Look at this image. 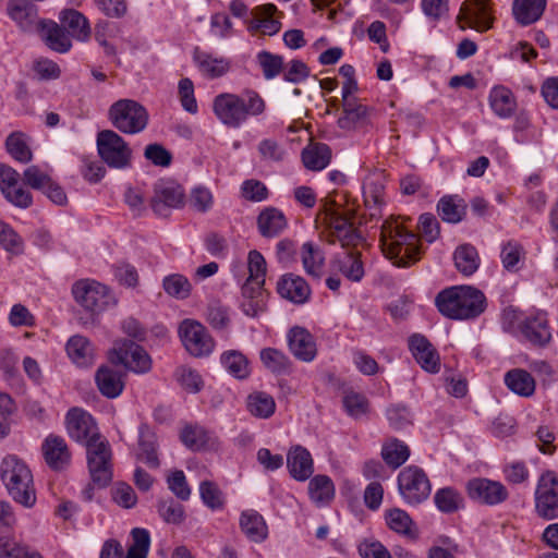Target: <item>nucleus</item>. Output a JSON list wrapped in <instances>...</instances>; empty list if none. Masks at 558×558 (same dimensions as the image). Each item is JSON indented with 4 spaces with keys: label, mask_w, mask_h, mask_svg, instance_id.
<instances>
[{
    "label": "nucleus",
    "mask_w": 558,
    "mask_h": 558,
    "mask_svg": "<svg viewBox=\"0 0 558 558\" xmlns=\"http://www.w3.org/2000/svg\"><path fill=\"white\" fill-rule=\"evenodd\" d=\"M372 109L360 100H350L342 104V113L337 124L340 129L352 131L369 123Z\"/></svg>",
    "instance_id": "nucleus-23"
},
{
    "label": "nucleus",
    "mask_w": 558,
    "mask_h": 558,
    "mask_svg": "<svg viewBox=\"0 0 558 558\" xmlns=\"http://www.w3.org/2000/svg\"><path fill=\"white\" fill-rule=\"evenodd\" d=\"M435 304L450 319H471L485 311L486 298L481 290L471 286H456L440 291Z\"/></svg>",
    "instance_id": "nucleus-1"
},
{
    "label": "nucleus",
    "mask_w": 558,
    "mask_h": 558,
    "mask_svg": "<svg viewBox=\"0 0 558 558\" xmlns=\"http://www.w3.org/2000/svg\"><path fill=\"white\" fill-rule=\"evenodd\" d=\"M117 362L136 374L148 373L151 360L148 353L134 341L124 340L114 348Z\"/></svg>",
    "instance_id": "nucleus-15"
},
{
    "label": "nucleus",
    "mask_w": 558,
    "mask_h": 558,
    "mask_svg": "<svg viewBox=\"0 0 558 558\" xmlns=\"http://www.w3.org/2000/svg\"><path fill=\"white\" fill-rule=\"evenodd\" d=\"M132 544L125 558H147L150 547V535L146 529L134 527L131 531Z\"/></svg>",
    "instance_id": "nucleus-52"
},
{
    "label": "nucleus",
    "mask_w": 558,
    "mask_h": 558,
    "mask_svg": "<svg viewBox=\"0 0 558 558\" xmlns=\"http://www.w3.org/2000/svg\"><path fill=\"white\" fill-rule=\"evenodd\" d=\"M287 469L293 480L305 482L314 473L312 454L302 446L292 447L287 453Z\"/></svg>",
    "instance_id": "nucleus-21"
},
{
    "label": "nucleus",
    "mask_w": 558,
    "mask_h": 558,
    "mask_svg": "<svg viewBox=\"0 0 558 558\" xmlns=\"http://www.w3.org/2000/svg\"><path fill=\"white\" fill-rule=\"evenodd\" d=\"M114 278L126 288H135L138 283V272L136 268L125 262L112 266Z\"/></svg>",
    "instance_id": "nucleus-62"
},
{
    "label": "nucleus",
    "mask_w": 558,
    "mask_h": 558,
    "mask_svg": "<svg viewBox=\"0 0 558 558\" xmlns=\"http://www.w3.org/2000/svg\"><path fill=\"white\" fill-rule=\"evenodd\" d=\"M108 119L121 133L134 135L146 129L149 116L146 108L138 101L123 98L109 107Z\"/></svg>",
    "instance_id": "nucleus-5"
},
{
    "label": "nucleus",
    "mask_w": 558,
    "mask_h": 558,
    "mask_svg": "<svg viewBox=\"0 0 558 558\" xmlns=\"http://www.w3.org/2000/svg\"><path fill=\"white\" fill-rule=\"evenodd\" d=\"M87 465L90 478L98 488L107 487L112 480L111 448L108 440L100 438L86 446Z\"/></svg>",
    "instance_id": "nucleus-8"
},
{
    "label": "nucleus",
    "mask_w": 558,
    "mask_h": 558,
    "mask_svg": "<svg viewBox=\"0 0 558 558\" xmlns=\"http://www.w3.org/2000/svg\"><path fill=\"white\" fill-rule=\"evenodd\" d=\"M311 294V288L303 277L287 274L281 278V298L293 304L302 305L310 300Z\"/></svg>",
    "instance_id": "nucleus-29"
},
{
    "label": "nucleus",
    "mask_w": 558,
    "mask_h": 558,
    "mask_svg": "<svg viewBox=\"0 0 558 558\" xmlns=\"http://www.w3.org/2000/svg\"><path fill=\"white\" fill-rule=\"evenodd\" d=\"M290 352L302 362H312L317 354V347L312 333L304 327L294 326L287 333Z\"/></svg>",
    "instance_id": "nucleus-18"
},
{
    "label": "nucleus",
    "mask_w": 558,
    "mask_h": 558,
    "mask_svg": "<svg viewBox=\"0 0 558 558\" xmlns=\"http://www.w3.org/2000/svg\"><path fill=\"white\" fill-rule=\"evenodd\" d=\"M493 111L500 118H509L515 110L517 102L512 92L504 86L494 87L489 94Z\"/></svg>",
    "instance_id": "nucleus-42"
},
{
    "label": "nucleus",
    "mask_w": 558,
    "mask_h": 558,
    "mask_svg": "<svg viewBox=\"0 0 558 558\" xmlns=\"http://www.w3.org/2000/svg\"><path fill=\"white\" fill-rule=\"evenodd\" d=\"M5 148L9 155L21 163H28L33 159V153L23 132H12L5 140Z\"/></svg>",
    "instance_id": "nucleus-45"
},
{
    "label": "nucleus",
    "mask_w": 558,
    "mask_h": 558,
    "mask_svg": "<svg viewBox=\"0 0 558 558\" xmlns=\"http://www.w3.org/2000/svg\"><path fill=\"white\" fill-rule=\"evenodd\" d=\"M144 157L157 167H169L172 162V154L158 143L147 145Z\"/></svg>",
    "instance_id": "nucleus-63"
},
{
    "label": "nucleus",
    "mask_w": 558,
    "mask_h": 558,
    "mask_svg": "<svg viewBox=\"0 0 558 558\" xmlns=\"http://www.w3.org/2000/svg\"><path fill=\"white\" fill-rule=\"evenodd\" d=\"M524 338L535 347H545L551 340L548 320L544 314L526 317L520 324Z\"/></svg>",
    "instance_id": "nucleus-25"
},
{
    "label": "nucleus",
    "mask_w": 558,
    "mask_h": 558,
    "mask_svg": "<svg viewBox=\"0 0 558 558\" xmlns=\"http://www.w3.org/2000/svg\"><path fill=\"white\" fill-rule=\"evenodd\" d=\"M157 436L153 428L142 423L138 427V453L137 459L146 463L151 469H157L160 465L158 454Z\"/></svg>",
    "instance_id": "nucleus-27"
},
{
    "label": "nucleus",
    "mask_w": 558,
    "mask_h": 558,
    "mask_svg": "<svg viewBox=\"0 0 558 558\" xmlns=\"http://www.w3.org/2000/svg\"><path fill=\"white\" fill-rule=\"evenodd\" d=\"M389 425L393 429H403L412 424V413L403 404H392L386 411Z\"/></svg>",
    "instance_id": "nucleus-59"
},
{
    "label": "nucleus",
    "mask_w": 558,
    "mask_h": 558,
    "mask_svg": "<svg viewBox=\"0 0 558 558\" xmlns=\"http://www.w3.org/2000/svg\"><path fill=\"white\" fill-rule=\"evenodd\" d=\"M185 194L180 184L171 180H160L155 184L150 206L160 217H168L171 209L184 205Z\"/></svg>",
    "instance_id": "nucleus-12"
},
{
    "label": "nucleus",
    "mask_w": 558,
    "mask_h": 558,
    "mask_svg": "<svg viewBox=\"0 0 558 558\" xmlns=\"http://www.w3.org/2000/svg\"><path fill=\"white\" fill-rule=\"evenodd\" d=\"M36 33L39 34L46 46L56 52L65 53L72 47L71 39L65 29L54 21L44 20Z\"/></svg>",
    "instance_id": "nucleus-26"
},
{
    "label": "nucleus",
    "mask_w": 558,
    "mask_h": 558,
    "mask_svg": "<svg viewBox=\"0 0 558 558\" xmlns=\"http://www.w3.org/2000/svg\"><path fill=\"white\" fill-rule=\"evenodd\" d=\"M162 288L168 295L177 300H185L192 292L190 280L181 274L166 276L162 280Z\"/></svg>",
    "instance_id": "nucleus-50"
},
{
    "label": "nucleus",
    "mask_w": 558,
    "mask_h": 558,
    "mask_svg": "<svg viewBox=\"0 0 558 558\" xmlns=\"http://www.w3.org/2000/svg\"><path fill=\"white\" fill-rule=\"evenodd\" d=\"M380 247L385 256L398 267H408L417 260L416 235L405 230L396 219H386L380 226Z\"/></svg>",
    "instance_id": "nucleus-2"
},
{
    "label": "nucleus",
    "mask_w": 558,
    "mask_h": 558,
    "mask_svg": "<svg viewBox=\"0 0 558 558\" xmlns=\"http://www.w3.org/2000/svg\"><path fill=\"white\" fill-rule=\"evenodd\" d=\"M0 475L10 496L26 508L36 501L33 475L28 466L16 456H7L0 466Z\"/></svg>",
    "instance_id": "nucleus-4"
},
{
    "label": "nucleus",
    "mask_w": 558,
    "mask_h": 558,
    "mask_svg": "<svg viewBox=\"0 0 558 558\" xmlns=\"http://www.w3.org/2000/svg\"><path fill=\"white\" fill-rule=\"evenodd\" d=\"M342 404L347 414L355 420L362 418L368 413L369 402L367 398L352 389L344 390Z\"/></svg>",
    "instance_id": "nucleus-48"
},
{
    "label": "nucleus",
    "mask_w": 558,
    "mask_h": 558,
    "mask_svg": "<svg viewBox=\"0 0 558 558\" xmlns=\"http://www.w3.org/2000/svg\"><path fill=\"white\" fill-rule=\"evenodd\" d=\"M185 350L195 357L208 356L215 348V340L206 327L195 319H183L178 329Z\"/></svg>",
    "instance_id": "nucleus-10"
},
{
    "label": "nucleus",
    "mask_w": 558,
    "mask_h": 558,
    "mask_svg": "<svg viewBox=\"0 0 558 558\" xmlns=\"http://www.w3.org/2000/svg\"><path fill=\"white\" fill-rule=\"evenodd\" d=\"M466 490L471 499L488 506L501 504L509 496L504 484L482 477L470 480L466 484Z\"/></svg>",
    "instance_id": "nucleus-14"
},
{
    "label": "nucleus",
    "mask_w": 558,
    "mask_h": 558,
    "mask_svg": "<svg viewBox=\"0 0 558 558\" xmlns=\"http://www.w3.org/2000/svg\"><path fill=\"white\" fill-rule=\"evenodd\" d=\"M7 11L11 20L24 33H36L44 22L38 16V7L29 0H10Z\"/></svg>",
    "instance_id": "nucleus-16"
},
{
    "label": "nucleus",
    "mask_w": 558,
    "mask_h": 558,
    "mask_svg": "<svg viewBox=\"0 0 558 558\" xmlns=\"http://www.w3.org/2000/svg\"><path fill=\"white\" fill-rule=\"evenodd\" d=\"M453 260L457 270L463 276L473 275L478 269L481 263L477 250L468 243L456 248Z\"/></svg>",
    "instance_id": "nucleus-38"
},
{
    "label": "nucleus",
    "mask_w": 558,
    "mask_h": 558,
    "mask_svg": "<svg viewBox=\"0 0 558 558\" xmlns=\"http://www.w3.org/2000/svg\"><path fill=\"white\" fill-rule=\"evenodd\" d=\"M330 266L352 282H360L365 274L361 253L353 250L337 254Z\"/></svg>",
    "instance_id": "nucleus-24"
},
{
    "label": "nucleus",
    "mask_w": 558,
    "mask_h": 558,
    "mask_svg": "<svg viewBox=\"0 0 558 558\" xmlns=\"http://www.w3.org/2000/svg\"><path fill=\"white\" fill-rule=\"evenodd\" d=\"M247 409L255 416L268 417L275 412L276 402L265 392H255L248 396Z\"/></svg>",
    "instance_id": "nucleus-53"
},
{
    "label": "nucleus",
    "mask_w": 558,
    "mask_h": 558,
    "mask_svg": "<svg viewBox=\"0 0 558 558\" xmlns=\"http://www.w3.org/2000/svg\"><path fill=\"white\" fill-rule=\"evenodd\" d=\"M506 386L514 393L521 397H530L535 391V380L532 375L522 369L514 368L505 375Z\"/></svg>",
    "instance_id": "nucleus-39"
},
{
    "label": "nucleus",
    "mask_w": 558,
    "mask_h": 558,
    "mask_svg": "<svg viewBox=\"0 0 558 558\" xmlns=\"http://www.w3.org/2000/svg\"><path fill=\"white\" fill-rule=\"evenodd\" d=\"M437 213L444 221L458 223L466 214V204L457 195H445L438 201Z\"/></svg>",
    "instance_id": "nucleus-36"
},
{
    "label": "nucleus",
    "mask_w": 558,
    "mask_h": 558,
    "mask_svg": "<svg viewBox=\"0 0 558 558\" xmlns=\"http://www.w3.org/2000/svg\"><path fill=\"white\" fill-rule=\"evenodd\" d=\"M60 21L68 33L77 40H86L90 35L88 20L76 10H64Z\"/></svg>",
    "instance_id": "nucleus-37"
},
{
    "label": "nucleus",
    "mask_w": 558,
    "mask_h": 558,
    "mask_svg": "<svg viewBox=\"0 0 558 558\" xmlns=\"http://www.w3.org/2000/svg\"><path fill=\"white\" fill-rule=\"evenodd\" d=\"M66 353L81 367H87L94 362L92 343L83 336H73L68 340Z\"/></svg>",
    "instance_id": "nucleus-35"
},
{
    "label": "nucleus",
    "mask_w": 558,
    "mask_h": 558,
    "mask_svg": "<svg viewBox=\"0 0 558 558\" xmlns=\"http://www.w3.org/2000/svg\"><path fill=\"white\" fill-rule=\"evenodd\" d=\"M458 20L478 32H486L492 28L494 17L486 0H466L462 3Z\"/></svg>",
    "instance_id": "nucleus-17"
},
{
    "label": "nucleus",
    "mask_w": 558,
    "mask_h": 558,
    "mask_svg": "<svg viewBox=\"0 0 558 558\" xmlns=\"http://www.w3.org/2000/svg\"><path fill=\"white\" fill-rule=\"evenodd\" d=\"M214 112L227 126L239 128L250 116L260 114L265 102L254 90L241 95L221 94L214 100Z\"/></svg>",
    "instance_id": "nucleus-3"
},
{
    "label": "nucleus",
    "mask_w": 558,
    "mask_h": 558,
    "mask_svg": "<svg viewBox=\"0 0 558 558\" xmlns=\"http://www.w3.org/2000/svg\"><path fill=\"white\" fill-rule=\"evenodd\" d=\"M175 376L183 389L196 393L203 388V379L195 371L186 366H180L175 371Z\"/></svg>",
    "instance_id": "nucleus-61"
},
{
    "label": "nucleus",
    "mask_w": 558,
    "mask_h": 558,
    "mask_svg": "<svg viewBox=\"0 0 558 558\" xmlns=\"http://www.w3.org/2000/svg\"><path fill=\"white\" fill-rule=\"evenodd\" d=\"M72 294L82 307L93 314L117 304V298L110 288L93 279L76 281L72 287Z\"/></svg>",
    "instance_id": "nucleus-6"
},
{
    "label": "nucleus",
    "mask_w": 558,
    "mask_h": 558,
    "mask_svg": "<svg viewBox=\"0 0 558 558\" xmlns=\"http://www.w3.org/2000/svg\"><path fill=\"white\" fill-rule=\"evenodd\" d=\"M241 531L251 541L258 543L266 538L267 526L263 517L254 510L243 511L240 518Z\"/></svg>",
    "instance_id": "nucleus-40"
},
{
    "label": "nucleus",
    "mask_w": 558,
    "mask_h": 558,
    "mask_svg": "<svg viewBox=\"0 0 558 558\" xmlns=\"http://www.w3.org/2000/svg\"><path fill=\"white\" fill-rule=\"evenodd\" d=\"M264 280L254 278H246L241 286L242 296L246 300L241 303L243 313L247 316H256L258 311L262 308V300L259 299L263 294Z\"/></svg>",
    "instance_id": "nucleus-32"
},
{
    "label": "nucleus",
    "mask_w": 558,
    "mask_h": 558,
    "mask_svg": "<svg viewBox=\"0 0 558 558\" xmlns=\"http://www.w3.org/2000/svg\"><path fill=\"white\" fill-rule=\"evenodd\" d=\"M194 60L199 70L211 78L220 77L230 69V62L225 58H216L209 53L196 50Z\"/></svg>",
    "instance_id": "nucleus-44"
},
{
    "label": "nucleus",
    "mask_w": 558,
    "mask_h": 558,
    "mask_svg": "<svg viewBox=\"0 0 558 558\" xmlns=\"http://www.w3.org/2000/svg\"><path fill=\"white\" fill-rule=\"evenodd\" d=\"M199 495L203 502L210 509H221L225 504L222 492L219 487L209 481H204L199 485Z\"/></svg>",
    "instance_id": "nucleus-58"
},
{
    "label": "nucleus",
    "mask_w": 558,
    "mask_h": 558,
    "mask_svg": "<svg viewBox=\"0 0 558 558\" xmlns=\"http://www.w3.org/2000/svg\"><path fill=\"white\" fill-rule=\"evenodd\" d=\"M220 363L223 368L236 379H246L251 374L247 357L238 350H229L221 354Z\"/></svg>",
    "instance_id": "nucleus-41"
},
{
    "label": "nucleus",
    "mask_w": 558,
    "mask_h": 558,
    "mask_svg": "<svg viewBox=\"0 0 558 558\" xmlns=\"http://www.w3.org/2000/svg\"><path fill=\"white\" fill-rule=\"evenodd\" d=\"M385 518L388 527L393 532L410 537L415 536V531L413 530L414 523L404 510L399 508L390 509L386 512Z\"/></svg>",
    "instance_id": "nucleus-49"
},
{
    "label": "nucleus",
    "mask_w": 558,
    "mask_h": 558,
    "mask_svg": "<svg viewBox=\"0 0 558 558\" xmlns=\"http://www.w3.org/2000/svg\"><path fill=\"white\" fill-rule=\"evenodd\" d=\"M0 245L7 252L19 255L23 252L24 242L17 232L7 222L0 220Z\"/></svg>",
    "instance_id": "nucleus-56"
},
{
    "label": "nucleus",
    "mask_w": 558,
    "mask_h": 558,
    "mask_svg": "<svg viewBox=\"0 0 558 558\" xmlns=\"http://www.w3.org/2000/svg\"><path fill=\"white\" fill-rule=\"evenodd\" d=\"M361 558H391L389 550L376 539H364L357 546Z\"/></svg>",
    "instance_id": "nucleus-64"
},
{
    "label": "nucleus",
    "mask_w": 558,
    "mask_h": 558,
    "mask_svg": "<svg viewBox=\"0 0 558 558\" xmlns=\"http://www.w3.org/2000/svg\"><path fill=\"white\" fill-rule=\"evenodd\" d=\"M277 8L274 4L257 7L253 10L252 19L245 20L247 31L262 33L263 35H275L279 32V23L274 20Z\"/></svg>",
    "instance_id": "nucleus-28"
},
{
    "label": "nucleus",
    "mask_w": 558,
    "mask_h": 558,
    "mask_svg": "<svg viewBox=\"0 0 558 558\" xmlns=\"http://www.w3.org/2000/svg\"><path fill=\"white\" fill-rule=\"evenodd\" d=\"M66 429L72 439L87 446L102 438L94 417L86 411L73 408L66 413Z\"/></svg>",
    "instance_id": "nucleus-13"
},
{
    "label": "nucleus",
    "mask_w": 558,
    "mask_h": 558,
    "mask_svg": "<svg viewBox=\"0 0 558 558\" xmlns=\"http://www.w3.org/2000/svg\"><path fill=\"white\" fill-rule=\"evenodd\" d=\"M207 322L216 330H226L230 325V308L220 301H211L207 307Z\"/></svg>",
    "instance_id": "nucleus-54"
},
{
    "label": "nucleus",
    "mask_w": 558,
    "mask_h": 558,
    "mask_svg": "<svg viewBox=\"0 0 558 558\" xmlns=\"http://www.w3.org/2000/svg\"><path fill=\"white\" fill-rule=\"evenodd\" d=\"M331 160V149L325 143L313 142L302 150V161L306 169L320 171L325 169Z\"/></svg>",
    "instance_id": "nucleus-31"
},
{
    "label": "nucleus",
    "mask_w": 558,
    "mask_h": 558,
    "mask_svg": "<svg viewBox=\"0 0 558 558\" xmlns=\"http://www.w3.org/2000/svg\"><path fill=\"white\" fill-rule=\"evenodd\" d=\"M409 349L423 369L433 374L439 371V355L426 337L420 333L411 336Z\"/></svg>",
    "instance_id": "nucleus-20"
},
{
    "label": "nucleus",
    "mask_w": 558,
    "mask_h": 558,
    "mask_svg": "<svg viewBox=\"0 0 558 558\" xmlns=\"http://www.w3.org/2000/svg\"><path fill=\"white\" fill-rule=\"evenodd\" d=\"M158 513L170 524H180L185 518L184 507L173 499L159 501Z\"/></svg>",
    "instance_id": "nucleus-60"
},
{
    "label": "nucleus",
    "mask_w": 558,
    "mask_h": 558,
    "mask_svg": "<svg viewBox=\"0 0 558 558\" xmlns=\"http://www.w3.org/2000/svg\"><path fill=\"white\" fill-rule=\"evenodd\" d=\"M546 8V0H514L512 12L517 22L523 26L538 21Z\"/></svg>",
    "instance_id": "nucleus-34"
},
{
    "label": "nucleus",
    "mask_w": 558,
    "mask_h": 558,
    "mask_svg": "<svg viewBox=\"0 0 558 558\" xmlns=\"http://www.w3.org/2000/svg\"><path fill=\"white\" fill-rule=\"evenodd\" d=\"M100 393L109 399L119 397L124 388L122 374L109 366H101L95 375Z\"/></svg>",
    "instance_id": "nucleus-30"
},
{
    "label": "nucleus",
    "mask_w": 558,
    "mask_h": 558,
    "mask_svg": "<svg viewBox=\"0 0 558 558\" xmlns=\"http://www.w3.org/2000/svg\"><path fill=\"white\" fill-rule=\"evenodd\" d=\"M385 184L379 175L369 177L363 184L364 204H385Z\"/></svg>",
    "instance_id": "nucleus-57"
},
{
    "label": "nucleus",
    "mask_w": 558,
    "mask_h": 558,
    "mask_svg": "<svg viewBox=\"0 0 558 558\" xmlns=\"http://www.w3.org/2000/svg\"><path fill=\"white\" fill-rule=\"evenodd\" d=\"M301 255L305 271L315 278H320L325 265L324 251L312 242H305L302 245Z\"/></svg>",
    "instance_id": "nucleus-43"
},
{
    "label": "nucleus",
    "mask_w": 558,
    "mask_h": 558,
    "mask_svg": "<svg viewBox=\"0 0 558 558\" xmlns=\"http://www.w3.org/2000/svg\"><path fill=\"white\" fill-rule=\"evenodd\" d=\"M181 441L192 450L205 448L209 441V433L199 425H186L180 435Z\"/></svg>",
    "instance_id": "nucleus-51"
},
{
    "label": "nucleus",
    "mask_w": 558,
    "mask_h": 558,
    "mask_svg": "<svg viewBox=\"0 0 558 558\" xmlns=\"http://www.w3.org/2000/svg\"><path fill=\"white\" fill-rule=\"evenodd\" d=\"M409 456V447L397 438L388 440L381 449L383 460L392 469L401 466L408 460Z\"/></svg>",
    "instance_id": "nucleus-46"
},
{
    "label": "nucleus",
    "mask_w": 558,
    "mask_h": 558,
    "mask_svg": "<svg viewBox=\"0 0 558 558\" xmlns=\"http://www.w3.org/2000/svg\"><path fill=\"white\" fill-rule=\"evenodd\" d=\"M398 488L401 496L410 505H417L427 499L430 494V483L425 472L411 465L398 475Z\"/></svg>",
    "instance_id": "nucleus-11"
},
{
    "label": "nucleus",
    "mask_w": 558,
    "mask_h": 558,
    "mask_svg": "<svg viewBox=\"0 0 558 558\" xmlns=\"http://www.w3.org/2000/svg\"><path fill=\"white\" fill-rule=\"evenodd\" d=\"M41 451L45 462L53 471H63L71 463V452L61 436L48 435L41 445Z\"/></svg>",
    "instance_id": "nucleus-19"
},
{
    "label": "nucleus",
    "mask_w": 558,
    "mask_h": 558,
    "mask_svg": "<svg viewBox=\"0 0 558 558\" xmlns=\"http://www.w3.org/2000/svg\"><path fill=\"white\" fill-rule=\"evenodd\" d=\"M328 227L343 247L357 245L363 236L349 218L332 210L327 214Z\"/></svg>",
    "instance_id": "nucleus-22"
},
{
    "label": "nucleus",
    "mask_w": 558,
    "mask_h": 558,
    "mask_svg": "<svg viewBox=\"0 0 558 558\" xmlns=\"http://www.w3.org/2000/svg\"><path fill=\"white\" fill-rule=\"evenodd\" d=\"M535 512L543 520L558 519V474L545 471L541 474L535 494Z\"/></svg>",
    "instance_id": "nucleus-9"
},
{
    "label": "nucleus",
    "mask_w": 558,
    "mask_h": 558,
    "mask_svg": "<svg viewBox=\"0 0 558 558\" xmlns=\"http://www.w3.org/2000/svg\"><path fill=\"white\" fill-rule=\"evenodd\" d=\"M434 502L437 509L444 513H453L463 508L462 495L451 487H444L436 492Z\"/></svg>",
    "instance_id": "nucleus-47"
},
{
    "label": "nucleus",
    "mask_w": 558,
    "mask_h": 558,
    "mask_svg": "<svg viewBox=\"0 0 558 558\" xmlns=\"http://www.w3.org/2000/svg\"><path fill=\"white\" fill-rule=\"evenodd\" d=\"M96 144L99 157L108 167L124 169L130 166L132 150L117 132L112 130L98 132Z\"/></svg>",
    "instance_id": "nucleus-7"
},
{
    "label": "nucleus",
    "mask_w": 558,
    "mask_h": 558,
    "mask_svg": "<svg viewBox=\"0 0 558 558\" xmlns=\"http://www.w3.org/2000/svg\"><path fill=\"white\" fill-rule=\"evenodd\" d=\"M310 483H308V496L310 499L316 505V506H326L330 504V501L335 498V484L332 480L325 475V474H318L315 476H311Z\"/></svg>",
    "instance_id": "nucleus-33"
},
{
    "label": "nucleus",
    "mask_w": 558,
    "mask_h": 558,
    "mask_svg": "<svg viewBox=\"0 0 558 558\" xmlns=\"http://www.w3.org/2000/svg\"><path fill=\"white\" fill-rule=\"evenodd\" d=\"M257 227L265 238H274L279 232V211L275 207L265 208L257 217Z\"/></svg>",
    "instance_id": "nucleus-55"
}]
</instances>
